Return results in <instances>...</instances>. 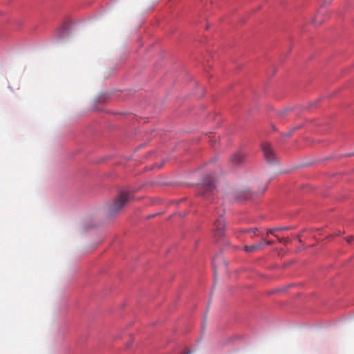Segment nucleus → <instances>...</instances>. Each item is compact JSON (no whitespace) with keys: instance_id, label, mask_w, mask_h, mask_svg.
<instances>
[{"instance_id":"nucleus-5","label":"nucleus","mask_w":354,"mask_h":354,"mask_svg":"<svg viewBox=\"0 0 354 354\" xmlns=\"http://www.w3.org/2000/svg\"><path fill=\"white\" fill-rule=\"evenodd\" d=\"M245 160V155L242 152L234 153L231 158V162L234 165H238Z\"/></svg>"},{"instance_id":"nucleus-4","label":"nucleus","mask_w":354,"mask_h":354,"mask_svg":"<svg viewBox=\"0 0 354 354\" xmlns=\"http://www.w3.org/2000/svg\"><path fill=\"white\" fill-rule=\"evenodd\" d=\"M261 149L264 154V158L268 162H272L275 160V155L272 151L270 145L268 142L263 143Z\"/></svg>"},{"instance_id":"nucleus-10","label":"nucleus","mask_w":354,"mask_h":354,"mask_svg":"<svg viewBox=\"0 0 354 354\" xmlns=\"http://www.w3.org/2000/svg\"><path fill=\"white\" fill-rule=\"evenodd\" d=\"M272 243L270 241H267V242H265V244L266 245H270Z\"/></svg>"},{"instance_id":"nucleus-9","label":"nucleus","mask_w":354,"mask_h":354,"mask_svg":"<svg viewBox=\"0 0 354 354\" xmlns=\"http://www.w3.org/2000/svg\"><path fill=\"white\" fill-rule=\"evenodd\" d=\"M275 230H270L268 233L273 234Z\"/></svg>"},{"instance_id":"nucleus-2","label":"nucleus","mask_w":354,"mask_h":354,"mask_svg":"<svg viewBox=\"0 0 354 354\" xmlns=\"http://www.w3.org/2000/svg\"><path fill=\"white\" fill-rule=\"evenodd\" d=\"M224 230H225V221L223 216H218L214 224V236L219 239L224 236Z\"/></svg>"},{"instance_id":"nucleus-7","label":"nucleus","mask_w":354,"mask_h":354,"mask_svg":"<svg viewBox=\"0 0 354 354\" xmlns=\"http://www.w3.org/2000/svg\"><path fill=\"white\" fill-rule=\"evenodd\" d=\"M318 18H319V15H317L315 16V17L314 18V19H313V23L315 24L320 25L322 23V21H319Z\"/></svg>"},{"instance_id":"nucleus-6","label":"nucleus","mask_w":354,"mask_h":354,"mask_svg":"<svg viewBox=\"0 0 354 354\" xmlns=\"http://www.w3.org/2000/svg\"><path fill=\"white\" fill-rule=\"evenodd\" d=\"M262 247V244H255L252 245H246L244 247V251L246 252H254Z\"/></svg>"},{"instance_id":"nucleus-3","label":"nucleus","mask_w":354,"mask_h":354,"mask_svg":"<svg viewBox=\"0 0 354 354\" xmlns=\"http://www.w3.org/2000/svg\"><path fill=\"white\" fill-rule=\"evenodd\" d=\"M214 189V184L212 183L210 180L205 179L200 187V193L201 195L207 197L209 193L213 194Z\"/></svg>"},{"instance_id":"nucleus-1","label":"nucleus","mask_w":354,"mask_h":354,"mask_svg":"<svg viewBox=\"0 0 354 354\" xmlns=\"http://www.w3.org/2000/svg\"><path fill=\"white\" fill-rule=\"evenodd\" d=\"M131 198L132 194L130 192L127 190L121 191L110 207L111 213L113 214L120 211Z\"/></svg>"},{"instance_id":"nucleus-8","label":"nucleus","mask_w":354,"mask_h":354,"mask_svg":"<svg viewBox=\"0 0 354 354\" xmlns=\"http://www.w3.org/2000/svg\"><path fill=\"white\" fill-rule=\"evenodd\" d=\"M346 241L348 243H353V241H354V237L353 236H349L346 239Z\"/></svg>"}]
</instances>
